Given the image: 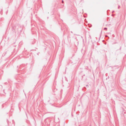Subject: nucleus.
Returning a JSON list of instances; mask_svg holds the SVG:
<instances>
[{
	"mask_svg": "<svg viewBox=\"0 0 126 126\" xmlns=\"http://www.w3.org/2000/svg\"><path fill=\"white\" fill-rule=\"evenodd\" d=\"M104 29V30H105H105H106L107 29V28H105Z\"/></svg>",
	"mask_w": 126,
	"mask_h": 126,
	"instance_id": "nucleus-1",
	"label": "nucleus"
},
{
	"mask_svg": "<svg viewBox=\"0 0 126 126\" xmlns=\"http://www.w3.org/2000/svg\"><path fill=\"white\" fill-rule=\"evenodd\" d=\"M62 2H63V1H62Z\"/></svg>",
	"mask_w": 126,
	"mask_h": 126,
	"instance_id": "nucleus-2",
	"label": "nucleus"
}]
</instances>
